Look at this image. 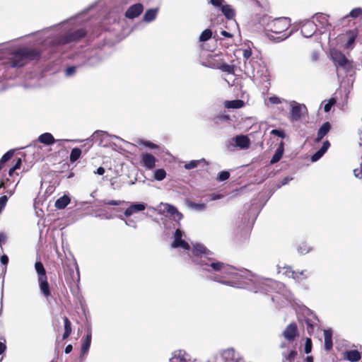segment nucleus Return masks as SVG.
<instances>
[{
  "mask_svg": "<svg viewBox=\"0 0 362 362\" xmlns=\"http://www.w3.org/2000/svg\"><path fill=\"white\" fill-rule=\"evenodd\" d=\"M269 101L272 104L277 105L281 103V99L277 96H272L269 98Z\"/></svg>",
  "mask_w": 362,
  "mask_h": 362,
  "instance_id": "nucleus-55",
  "label": "nucleus"
},
{
  "mask_svg": "<svg viewBox=\"0 0 362 362\" xmlns=\"http://www.w3.org/2000/svg\"><path fill=\"white\" fill-rule=\"evenodd\" d=\"M230 142H234L235 144H231L233 146H237L241 149L248 148L250 144V141L247 136L245 135H238L232 139Z\"/></svg>",
  "mask_w": 362,
  "mask_h": 362,
  "instance_id": "nucleus-13",
  "label": "nucleus"
},
{
  "mask_svg": "<svg viewBox=\"0 0 362 362\" xmlns=\"http://www.w3.org/2000/svg\"><path fill=\"white\" fill-rule=\"evenodd\" d=\"M271 134L279 136L280 138L284 139L286 137V134L281 129H272L271 131Z\"/></svg>",
  "mask_w": 362,
  "mask_h": 362,
  "instance_id": "nucleus-47",
  "label": "nucleus"
},
{
  "mask_svg": "<svg viewBox=\"0 0 362 362\" xmlns=\"http://www.w3.org/2000/svg\"><path fill=\"white\" fill-rule=\"evenodd\" d=\"M0 261L1 262L2 264L6 266L8 263V257L7 255H3L1 258H0Z\"/></svg>",
  "mask_w": 362,
  "mask_h": 362,
  "instance_id": "nucleus-58",
  "label": "nucleus"
},
{
  "mask_svg": "<svg viewBox=\"0 0 362 362\" xmlns=\"http://www.w3.org/2000/svg\"><path fill=\"white\" fill-rule=\"evenodd\" d=\"M142 144H144L145 146L152 148V149L158 148V145H156L149 141H142Z\"/></svg>",
  "mask_w": 362,
  "mask_h": 362,
  "instance_id": "nucleus-54",
  "label": "nucleus"
},
{
  "mask_svg": "<svg viewBox=\"0 0 362 362\" xmlns=\"http://www.w3.org/2000/svg\"><path fill=\"white\" fill-rule=\"evenodd\" d=\"M38 56L39 52L32 49L21 48L13 51L6 43L0 45V60L8 57L11 67L23 66L28 61L33 60Z\"/></svg>",
  "mask_w": 362,
  "mask_h": 362,
  "instance_id": "nucleus-3",
  "label": "nucleus"
},
{
  "mask_svg": "<svg viewBox=\"0 0 362 362\" xmlns=\"http://www.w3.org/2000/svg\"><path fill=\"white\" fill-rule=\"evenodd\" d=\"M64 330H69L71 332V324L69 318L65 317L64 318Z\"/></svg>",
  "mask_w": 362,
  "mask_h": 362,
  "instance_id": "nucleus-53",
  "label": "nucleus"
},
{
  "mask_svg": "<svg viewBox=\"0 0 362 362\" xmlns=\"http://www.w3.org/2000/svg\"><path fill=\"white\" fill-rule=\"evenodd\" d=\"M337 103V100L332 98H330L325 105L324 106V111L325 112H328L330 111L331 108L332 106H334L335 105V103Z\"/></svg>",
  "mask_w": 362,
  "mask_h": 362,
  "instance_id": "nucleus-44",
  "label": "nucleus"
},
{
  "mask_svg": "<svg viewBox=\"0 0 362 362\" xmlns=\"http://www.w3.org/2000/svg\"><path fill=\"white\" fill-rule=\"evenodd\" d=\"M6 349V346L4 343L0 341V355L2 354Z\"/></svg>",
  "mask_w": 362,
  "mask_h": 362,
  "instance_id": "nucleus-62",
  "label": "nucleus"
},
{
  "mask_svg": "<svg viewBox=\"0 0 362 362\" xmlns=\"http://www.w3.org/2000/svg\"><path fill=\"white\" fill-rule=\"evenodd\" d=\"M163 211L171 215L175 221H179L182 218V214L177 211L175 206L171 204H164Z\"/></svg>",
  "mask_w": 362,
  "mask_h": 362,
  "instance_id": "nucleus-16",
  "label": "nucleus"
},
{
  "mask_svg": "<svg viewBox=\"0 0 362 362\" xmlns=\"http://www.w3.org/2000/svg\"><path fill=\"white\" fill-rule=\"evenodd\" d=\"M212 36V32L210 29L204 30L199 36L200 42H206L209 40Z\"/></svg>",
  "mask_w": 362,
  "mask_h": 362,
  "instance_id": "nucleus-40",
  "label": "nucleus"
},
{
  "mask_svg": "<svg viewBox=\"0 0 362 362\" xmlns=\"http://www.w3.org/2000/svg\"><path fill=\"white\" fill-rule=\"evenodd\" d=\"M289 26L290 22L287 18L274 19L267 25V35L271 40L283 41L291 35V32L288 34L285 33Z\"/></svg>",
  "mask_w": 362,
  "mask_h": 362,
  "instance_id": "nucleus-4",
  "label": "nucleus"
},
{
  "mask_svg": "<svg viewBox=\"0 0 362 362\" xmlns=\"http://www.w3.org/2000/svg\"><path fill=\"white\" fill-rule=\"evenodd\" d=\"M330 143L329 142V141L327 140L324 141L322 147L311 156V161L316 162L319 159H320L323 156V155L327 152Z\"/></svg>",
  "mask_w": 362,
  "mask_h": 362,
  "instance_id": "nucleus-18",
  "label": "nucleus"
},
{
  "mask_svg": "<svg viewBox=\"0 0 362 362\" xmlns=\"http://www.w3.org/2000/svg\"><path fill=\"white\" fill-rule=\"evenodd\" d=\"M331 129V124L329 122H326L323 123V124L320 127L317 132V135L315 139V142H320L324 136L329 132Z\"/></svg>",
  "mask_w": 362,
  "mask_h": 362,
  "instance_id": "nucleus-24",
  "label": "nucleus"
},
{
  "mask_svg": "<svg viewBox=\"0 0 362 362\" xmlns=\"http://www.w3.org/2000/svg\"><path fill=\"white\" fill-rule=\"evenodd\" d=\"M144 6L141 3L135 4L128 8L125 12V17L128 19H134L141 15L143 12Z\"/></svg>",
  "mask_w": 362,
  "mask_h": 362,
  "instance_id": "nucleus-9",
  "label": "nucleus"
},
{
  "mask_svg": "<svg viewBox=\"0 0 362 362\" xmlns=\"http://www.w3.org/2000/svg\"><path fill=\"white\" fill-rule=\"evenodd\" d=\"M201 163H206V161L204 158H202L200 160H192L188 163H187L185 165H184V168L186 169V170H191V169H193V168H195L198 166V165Z\"/></svg>",
  "mask_w": 362,
  "mask_h": 362,
  "instance_id": "nucleus-35",
  "label": "nucleus"
},
{
  "mask_svg": "<svg viewBox=\"0 0 362 362\" xmlns=\"http://www.w3.org/2000/svg\"><path fill=\"white\" fill-rule=\"evenodd\" d=\"M298 335V330L296 322L288 325L282 332V336L288 341H293Z\"/></svg>",
  "mask_w": 362,
  "mask_h": 362,
  "instance_id": "nucleus-8",
  "label": "nucleus"
},
{
  "mask_svg": "<svg viewBox=\"0 0 362 362\" xmlns=\"http://www.w3.org/2000/svg\"><path fill=\"white\" fill-rule=\"evenodd\" d=\"M91 339H92L91 330L90 329H88L87 331V334L82 341L81 349V355H85L88 353V351L90 349V346Z\"/></svg>",
  "mask_w": 362,
  "mask_h": 362,
  "instance_id": "nucleus-19",
  "label": "nucleus"
},
{
  "mask_svg": "<svg viewBox=\"0 0 362 362\" xmlns=\"http://www.w3.org/2000/svg\"><path fill=\"white\" fill-rule=\"evenodd\" d=\"M210 2L212 5H214L216 7H221L222 5L223 0H210Z\"/></svg>",
  "mask_w": 362,
  "mask_h": 362,
  "instance_id": "nucleus-57",
  "label": "nucleus"
},
{
  "mask_svg": "<svg viewBox=\"0 0 362 362\" xmlns=\"http://www.w3.org/2000/svg\"><path fill=\"white\" fill-rule=\"evenodd\" d=\"M252 55V50L250 49H245L243 52V56L245 59L244 67L245 71L248 74H254V68L251 65V60H249Z\"/></svg>",
  "mask_w": 362,
  "mask_h": 362,
  "instance_id": "nucleus-17",
  "label": "nucleus"
},
{
  "mask_svg": "<svg viewBox=\"0 0 362 362\" xmlns=\"http://www.w3.org/2000/svg\"><path fill=\"white\" fill-rule=\"evenodd\" d=\"M284 152V143L281 141L278 148H276L274 156H272L270 164L273 165L279 162L283 156Z\"/></svg>",
  "mask_w": 362,
  "mask_h": 362,
  "instance_id": "nucleus-23",
  "label": "nucleus"
},
{
  "mask_svg": "<svg viewBox=\"0 0 362 362\" xmlns=\"http://www.w3.org/2000/svg\"><path fill=\"white\" fill-rule=\"evenodd\" d=\"M175 360H177V362H191L190 356L183 350H178L173 353L170 362Z\"/></svg>",
  "mask_w": 362,
  "mask_h": 362,
  "instance_id": "nucleus-20",
  "label": "nucleus"
},
{
  "mask_svg": "<svg viewBox=\"0 0 362 362\" xmlns=\"http://www.w3.org/2000/svg\"><path fill=\"white\" fill-rule=\"evenodd\" d=\"M107 137H112L115 139H119L118 136L115 135H110L106 132L103 131H95L93 135L91 136V140L93 141H98L100 146H105L106 144H103V141L107 138Z\"/></svg>",
  "mask_w": 362,
  "mask_h": 362,
  "instance_id": "nucleus-15",
  "label": "nucleus"
},
{
  "mask_svg": "<svg viewBox=\"0 0 362 362\" xmlns=\"http://www.w3.org/2000/svg\"><path fill=\"white\" fill-rule=\"evenodd\" d=\"M230 120V117L224 113H221L213 118V121L216 124H219L223 122H228Z\"/></svg>",
  "mask_w": 362,
  "mask_h": 362,
  "instance_id": "nucleus-34",
  "label": "nucleus"
},
{
  "mask_svg": "<svg viewBox=\"0 0 362 362\" xmlns=\"http://www.w3.org/2000/svg\"><path fill=\"white\" fill-rule=\"evenodd\" d=\"M221 12L228 19H232L235 16V11L230 5H223L221 8Z\"/></svg>",
  "mask_w": 362,
  "mask_h": 362,
  "instance_id": "nucleus-29",
  "label": "nucleus"
},
{
  "mask_svg": "<svg viewBox=\"0 0 362 362\" xmlns=\"http://www.w3.org/2000/svg\"><path fill=\"white\" fill-rule=\"evenodd\" d=\"M81 154V150L79 148H77V147L74 148L71 150V153H70V157H69L70 161L71 163L76 161L80 158Z\"/></svg>",
  "mask_w": 362,
  "mask_h": 362,
  "instance_id": "nucleus-37",
  "label": "nucleus"
},
{
  "mask_svg": "<svg viewBox=\"0 0 362 362\" xmlns=\"http://www.w3.org/2000/svg\"><path fill=\"white\" fill-rule=\"evenodd\" d=\"M244 102L242 100H226L224 103V106L228 109H238L243 107Z\"/></svg>",
  "mask_w": 362,
  "mask_h": 362,
  "instance_id": "nucleus-28",
  "label": "nucleus"
},
{
  "mask_svg": "<svg viewBox=\"0 0 362 362\" xmlns=\"http://www.w3.org/2000/svg\"><path fill=\"white\" fill-rule=\"evenodd\" d=\"M14 154V150L8 151L0 159V169L3 168L4 164L9 160Z\"/></svg>",
  "mask_w": 362,
  "mask_h": 362,
  "instance_id": "nucleus-36",
  "label": "nucleus"
},
{
  "mask_svg": "<svg viewBox=\"0 0 362 362\" xmlns=\"http://www.w3.org/2000/svg\"><path fill=\"white\" fill-rule=\"evenodd\" d=\"M158 12V8L148 9L143 16V21L146 23H151L153 21L157 16Z\"/></svg>",
  "mask_w": 362,
  "mask_h": 362,
  "instance_id": "nucleus-26",
  "label": "nucleus"
},
{
  "mask_svg": "<svg viewBox=\"0 0 362 362\" xmlns=\"http://www.w3.org/2000/svg\"><path fill=\"white\" fill-rule=\"evenodd\" d=\"M283 274L288 278L293 279L296 283H303L310 276L308 270L294 271L291 267H284Z\"/></svg>",
  "mask_w": 362,
  "mask_h": 362,
  "instance_id": "nucleus-6",
  "label": "nucleus"
},
{
  "mask_svg": "<svg viewBox=\"0 0 362 362\" xmlns=\"http://www.w3.org/2000/svg\"><path fill=\"white\" fill-rule=\"evenodd\" d=\"M171 247H181L186 251L198 269L209 274L208 278L210 280L231 287L247 288L254 293L275 291L287 301L293 299L291 292L281 282L255 276L247 269H238L220 262L214 258L213 252L202 244H196L190 250L189 245L182 239V231L180 229L174 233V240Z\"/></svg>",
  "mask_w": 362,
  "mask_h": 362,
  "instance_id": "nucleus-1",
  "label": "nucleus"
},
{
  "mask_svg": "<svg viewBox=\"0 0 362 362\" xmlns=\"http://www.w3.org/2000/svg\"><path fill=\"white\" fill-rule=\"evenodd\" d=\"M361 358L360 352L356 349L346 351L344 354V358L350 362H358Z\"/></svg>",
  "mask_w": 362,
  "mask_h": 362,
  "instance_id": "nucleus-21",
  "label": "nucleus"
},
{
  "mask_svg": "<svg viewBox=\"0 0 362 362\" xmlns=\"http://www.w3.org/2000/svg\"><path fill=\"white\" fill-rule=\"evenodd\" d=\"M73 349V346L71 344H69L65 347L64 352L66 354H69Z\"/></svg>",
  "mask_w": 362,
  "mask_h": 362,
  "instance_id": "nucleus-64",
  "label": "nucleus"
},
{
  "mask_svg": "<svg viewBox=\"0 0 362 362\" xmlns=\"http://www.w3.org/2000/svg\"><path fill=\"white\" fill-rule=\"evenodd\" d=\"M361 15H362V8L358 7V8H355L352 9L350 11L349 16H350L353 18H356Z\"/></svg>",
  "mask_w": 362,
  "mask_h": 362,
  "instance_id": "nucleus-43",
  "label": "nucleus"
},
{
  "mask_svg": "<svg viewBox=\"0 0 362 362\" xmlns=\"http://www.w3.org/2000/svg\"><path fill=\"white\" fill-rule=\"evenodd\" d=\"M156 158L149 153H142L141 156V163L146 169L151 170L156 166Z\"/></svg>",
  "mask_w": 362,
  "mask_h": 362,
  "instance_id": "nucleus-11",
  "label": "nucleus"
},
{
  "mask_svg": "<svg viewBox=\"0 0 362 362\" xmlns=\"http://www.w3.org/2000/svg\"><path fill=\"white\" fill-rule=\"evenodd\" d=\"M82 14H78L59 25L47 28L38 33V35H40V39L43 40V45L45 46L49 45L52 52H57L61 46L76 42L83 38L86 35L83 29L74 30L70 27L74 21Z\"/></svg>",
  "mask_w": 362,
  "mask_h": 362,
  "instance_id": "nucleus-2",
  "label": "nucleus"
},
{
  "mask_svg": "<svg viewBox=\"0 0 362 362\" xmlns=\"http://www.w3.org/2000/svg\"><path fill=\"white\" fill-rule=\"evenodd\" d=\"M230 177V173L228 171L223 170L219 173L217 180L218 181H225L228 180Z\"/></svg>",
  "mask_w": 362,
  "mask_h": 362,
  "instance_id": "nucleus-45",
  "label": "nucleus"
},
{
  "mask_svg": "<svg viewBox=\"0 0 362 362\" xmlns=\"http://www.w3.org/2000/svg\"><path fill=\"white\" fill-rule=\"evenodd\" d=\"M313 18H315L316 21L321 24L323 27L326 25H330V24L328 23L329 16L327 14L317 13L315 16H313Z\"/></svg>",
  "mask_w": 362,
  "mask_h": 362,
  "instance_id": "nucleus-31",
  "label": "nucleus"
},
{
  "mask_svg": "<svg viewBox=\"0 0 362 362\" xmlns=\"http://www.w3.org/2000/svg\"><path fill=\"white\" fill-rule=\"evenodd\" d=\"M105 170L103 167H99L97 170L95 172V174L103 175L105 173Z\"/></svg>",
  "mask_w": 362,
  "mask_h": 362,
  "instance_id": "nucleus-61",
  "label": "nucleus"
},
{
  "mask_svg": "<svg viewBox=\"0 0 362 362\" xmlns=\"http://www.w3.org/2000/svg\"><path fill=\"white\" fill-rule=\"evenodd\" d=\"M303 112H307L306 106L303 104H299L296 101H292L291 103L290 119L293 122L299 120L302 117Z\"/></svg>",
  "mask_w": 362,
  "mask_h": 362,
  "instance_id": "nucleus-7",
  "label": "nucleus"
},
{
  "mask_svg": "<svg viewBox=\"0 0 362 362\" xmlns=\"http://www.w3.org/2000/svg\"><path fill=\"white\" fill-rule=\"evenodd\" d=\"M8 202V197L6 195H3L0 197V213L4 209Z\"/></svg>",
  "mask_w": 362,
  "mask_h": 362,
  "instance_id": "nucleus-50",
  "label": "nucleus"
},
{
  "mask_svg": "<svg viewBox=\"0 0 362 362\" xmlns=\"http://www.w3.org/2000/svg\"><path fill=\"white\" fill-rule=\"evenodd\" d=\"M38 282H39L40 291L42 293V294L46 298H48L49 296H50L51 293H50V290H49V286L47 282V276L38 278Z\"/></svg>",
  "mask_w": 362,
  "mask_h": 362,
  "instance_id": "nucleus-22",
  "label": "nucleus"
},
{
  "mask_svg": "<svg viewBox=\"0 0 362 362\" xmlns=\"http://www.w3.org/2000/svg\"><path fill=\"white\" fill-rule=\"evenodd\" d=\"M317 25L313 21H307L301 26V33L305 37H310L317 30Z\"/></svg>",
  "mask_w": 362,
  "mask_h": 362,
  "instance_id": "nucleus-12",
  "label": "nucleus"
},
{
  "mask_svg": "<svg viewBox=\"0 0 362 362\" xmlns=\"http://www.w3.org/2000/svg\"><path fill=\"white\" fill-rule=\"evenodd\" d=\"M296 355H297V351L296 350L291 351L290 353L288 354H285V353L282 354L283 359L287 360L289 362H293Z\"/></svg>",
  "mask_w": 362,
  "mask_h": 362,
  "instance_id": "nucleus-42",
  "label": "nucleus"
},
{
  "mask_svg": "<svg viewBox=\"0 0 362 362\" xmlns=\"http://www.w3.org/2000/svg\"><path fill=\"white\" fill-rule=\"evenodd\" d=\"M21 163H22L21 159L18 158V160H16V162L15 165L13 166V168L16 170L17 169H19L21 168Z\"/></svg>",
  "mask_w": 362,
  "mask_h": 362,
  "instance_id": "nucleus-60",
  "label": "nucleus"
},
{
  "mask_svg": "<svg viewBox=\"0 0 362 362\" xmlns=\"http://www.w3.org/2000/svg\"><path fill=\"white\" fill-rule=\"evenodd\" d=\"M187 205L189 208L197 211H204L206 209V204H198L195 203L192 201H187Z\"/></svg>",
  "mask_w": 362,
  "mask_h": 362,
  "instance_id": "nucleus-32",
  "label": "nucleus"
},
{
  "mask_svg": "<svg viewBox=\"0 0 362 362\" xmlns=\"http://www.w3.org/2000/svg\"><path fill=\"white\" fill-rule=\"evenodd\" d=\"M70 203V199L69 197L64 195L59 198L55 202V206L58 209H64Z\"/></svg>",
  "mask_w": 362,
  "mask_h": 362,
  "instance_id": "nucleus-30",
  "label": "nucleus"
},
{
  "mask_svg": "<svg viewBox=\"0 0 362 362\" xmlns=\"http://www.w3.org/2000/svg\"><path fill=\"white\" fill-rule=\"evenodd\" d=\"M37 140L40 143L47 146L52 145L56 141L52 134L49 132L43 133L40 135Z\"/></svg>",
  "mask_w": 362,
  "mask_h": 362,
  "instance_id": "nucleus-25",
  "label": "nucleus"
},
{
  "mask_svg": "<svg viewBox=\"0 0 362 362\" xmlns=\"http://www.w3.org/2000/svg\"><path fill=\"white\" fill-rule=\"evenodd\" d=\"M35 269L38 275V278L47 276L45 269L40 261H37L35 262Z\"/></svg>",
  "mask_w": 362,
  "mask_h": 362,
  "instance_id": "nucleus-33",
  "label": "nucleus"
},
{
  "mask_svg": "<svg viewBox=\"0 0 362 362\" xmlns=\"http://www.w3.org/2000/svg\"><path fill=\"white\" fill-rule=\"evenodd\" d=\"M324 337H325V349L327 351H329L333 346L332 344V332L331 329H325L324 330Z\"/></svg>",
  "mask_w": 362,
  "mask_h": 362,
  "instance_id": "nucleus-27",
  "label": "nucleus"
},
{
  "mask_svg": "<svg viewBox=\"0 0 362 362\" xmlns=\"http://www.w3.org/2000/svg\"><path fill=\"white\" fill-rule=\"evenodd\" d=\"M6 240V236L4 233H0V245H1Z\"/></svg>",
  "mask_w": 362,
  "mask_h": 362,
  "instance_id": "nucleus-63",
  "label": "nucleus"
},
{
  "mask_svg": "<svg viewBox=\"0 0 362 362\" xmlns=\"http://www.w3.org/2000/svg\"><path fill=\"white\" fill-rule=\"evenodd\" d=\"M331 57L336 65L340 66L346 71H349L353 69L352 62L349 60L341 52L332 50Z\"/></svg>",
  "mask_w": 362,
  "mask_h": 362,
  "instance_id": "nucleus-5",
  "label": "nucleus"
},
{
  "mask_svg": "<svg viewBox=\"0 0 362 362\" xmlns=\"http://www.w3.org/2000/svg\"><path fill=\"white\" fill-rule=\"evenodd\" d=\"M76 66H69L65 71V74L66 76H71L76 72Z\"/></svg>",
  "mask_w": 362,
  "mask_h": 362,
  "instance_id": "nucleus-52",
  "label": "nucleus"
},
{
  "mask_svg": "<svg viewBox=\"0 0 362 362\" xmlns=\"http://www.w3.org/2000/svg\"><path fill=\"white\" fill-rule=\"evenodd\" d=\"M293 180L292 177H285L279 183L277 184V187L280 188L284 185H287L290 181Z\"/></svg>",
  "mask_w": 362,
  "mask_h": 362,
  "instance_id": "nucleus-51",
  "label": "nucleus"
},
{
  "mask_svg": "<svg viewBox=\"0 0 362 362\" xmlns=\"http://www.w3.org/2000/svg\"><path fill=\"white\" fill-rule=\"evenodd\" d=\"M103 203L105 204L112 205V206H119L122 204H127V202H126L125 201H120V200L104 201Z\"/></svg>",
  "mask_w": 362,
  "mask_h": 362,
  "instance_id": "nucleus-49",
  "label": "nucleus"
},
{
  "mask_svg": "<svg viewBox=\"0 0 362 362\" xmlns=\"http://www.w3.org/2000/svg\"><path fill=\"white\" fill-rule=\"evenodd\" d=\"M222 356L226 361H230L233 362H243V359L240 356L239 353H238L233 348L224 350L222 354Z\"/></svg>",
  "mask_w": 362,
  "mask_h": 362,
  "instance_id": "nucleus-14",
  "label": "nucleus"
},
{
  "mask_svg": "<svg viewBox=\"0 0 362 362\" xmlns=\"http://www.w3.org/2000/svg\"><path fill=\"white\" fill-rule=\"evenodd\" d=\"M354 174L357 178H362V169L361 168H356L354 170Z\"/></svg>",
  "mask_w": 362,
  "mask_h": 362,
  "instance_id": "nucleus-56",
  "label": "nucleus"
},
{
  "mask_svg": "<svg viewBox=\"0 0 362 362\" xmlns=\"http://www.w3.org/2000/svg\"><path fill=\"white\" fill-rule=\"evenodd\" d=\"M312 250L305 242L300 243L298 246V252L302 255L308 253Z\"/></svg>",
  "mask_w": 362,
  "mask_h": 362,
  "instance_id": "nucleus-38",
  "label": "nucleus"
},
{
  "mask_svg": "<svg viewBox=\"0 0 362 362\" xmlns=\"http://www.w3.org/2000/svg\"><path fill=\"white\" fill-rule=\"evenodd\" d=\"M146 206L147 204L144 202L132 203L124 211V215L127 217L131 216L135 213L144 211L146 209Z\"/></svg>",
  "mask_w": 362,
  "mask_h": 362,
  "instance_id": "nucleus-10",
  "label": "nucleus"
},
{
  "mask_svg": "<svg viewBox=\"0 0 362 362\" xmlns=\"http://www.w3.org/2000/svg\"><path fill=\"white\" fill-rule=\"evenodd\" d=\"M166 176V172L164 169H157L154 171V179L158 181L163 180Z\"/></svg>",
  "mask_w": 362,
  "mask_h": 362,
  "instance_id": "nucleus-39",
  "label": "nucleus"
},
{
  "mask_svg": "<svg viewBox=\"0 0 362 362\" xmlns=\"http://www.w3.org/2000/svg\"><path fill=\"white\" fill-rule=\"evenodd\" d=\"M98 62H99V60H98V58L93 57V58H90V59H88V63L89 65H95Z\"/></svg>",
  "mask_w": 362,
  "mask_h": 362,
  "instance_id": "nucleus-59",
  "label": "nucleus"
},
{
  "mask_svg": "<svg viewBox=\"0 0 362 362\" xmlns=\"http://www.w3.org/2000/svg\"><path fill=\"white\" fill-rule=\"evenodd\" d=\"M218 69H221L222 71L227 72L228 74H233L234 72L233 66L229 65L226 63H223L218 66Z\"/></svg>",
  "mask_w": 362,
  "mask_h": 362,
  "instance_id": "nucleus-41",
  "label": "nucleus"
},
{
  "mask_svg": "<svg viewBox=\"0 0 362 362\" xmlns=\"http://www.w3.org/2000/svg\"><path fill=\"white\" fill-rule=\"evenodd\" d=\"M119 217L121 220H123L124 221V223L127 226L132 227L134 228H136L137 226H136V222L134 220H132V219L126 220L123 218V216L122 215H120Z\"/></svg>",
  "mask_w": 362,
  "mask_h": 362,
  "instance_id": "nucleus-48",
  "label": "nucleus"
},
{
  "mask_svg": "<svg viewBox=\"0 0 362 362\" xmlns=\"http://www.w3.org/2000/svg\"><path fill=\"white\" fill-rule=\"evenodd\" d=\"M312 351V340L310 338H306L305 343V353L309 354Z\"/></svg>",
  "mask_w": 362,
  "mask_h": 362,
  "instance_id": "nucleus-46",
  "label": "nucleus"
}]
</instances>
